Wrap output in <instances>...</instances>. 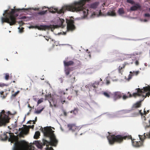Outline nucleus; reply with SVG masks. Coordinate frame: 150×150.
<instances>
[{"instance_id": "f257e3e1", "label": "nucleus", "mask_w": 150, "mask_h": 150, "mask_svg": "<svg viewBox=\"0 0 150 150\" xmlns=\"http://www.w3.org/2000/svg\"><path fill=\"white\" fill-rule=\"evenodd\" d=\"M90 0H81L79 1H76L70 5L64 6L60 9L53 8L52 7L50 8H49V11L53 13L57 12L59 14L64 13L65 11L67 10L73 12L79 11L83 9V6L86 2Z\"/></svg>"}, {"instance_id": "f03ea898", "label": "nucleus", "mask_w": 150, "mask_h": 150, "mask_svg": "<svg viewBox=\"0 0 150 150\" xmlns=\"http://www.w3.org/2000/svg\"><path fill=\"white\" fill-rule=\"evenodd\" d=\"M14 7V9H11V11H9L8 10H6L4 11L3 14L4 17L1 18V21L2 24L6 22L9 23L10 25H12L15 24L16 22V18L14 16V14L16 12L19 11L20 10L28 11V10H31V8H23L22 9H16Z\"/></svg>"}, {"instance_id": "7ed1b4c3", "label": "nucleus", "mask_w": 150, "mask_h": 150, "mask_svg": "<svg viewBox=\"0 0 150 150\" xmlns=\"http://www.w3.org/2000/svg\"><path fill=\"white\" fill-rule=\"evenodd\" d=\"M10 111L6 112L4 110L0 112V127L6 126L9 122L10 118L8 115H13Z\"/></svg>"}, {"instance_id": "20e7f679", "label": "nucleus", "mask_w": 150, "mask_h": 150, "mask_svg": "<svg viewBox=\"0 0 150 150\" xmlns=\"http://www.w3.org/2000/svg\"><path fill=\"white\" fill-rule=\"evenodd\" d=\"M62 96H60L59 98L57 99L56 102L54 101V100L53 99V98L51 94L48 93L47 94H46L45 95V99L46 100H48L49 101L50 100L52 101L53 102L54 106L56 107L59 105L60 103L63 104L65 102V98L64 97L63 98ZM49 102L50 103V102Z\"/></svg>"}, {"instance_id": "39448f33", "label": "nucleus", "mask_w": 150, "mask_h": 150, "mask_svg": "<svg viewBox=\"0 0 150 150\" xmlns=\"http://www.w3.org/2000/svg\"><path fill=\"white\" fill-rule=\"evenodd\" d=\"M1 137L2 140L8 139L9 142L13 143L16 142L17 140L16 137L14 135L13 133L6 132L1 135Z\"/></svg>"}, {"instance_id": "423d86ee", "label": "nucleus", "mask_w": 150, "mask_h": 150, "mask_svg": "<svg viewBox=\"0 0 150 150\" xmlns=\"http://www.w3.org/2000/svg\"><path fill=\"white\" fill-rule=\"evenodd\" d=\"M136 90H137V92L133 93L132 94H131L129 92H128V94H129V96H127L125 95H123L122 97L123 99L125 100L128 98H131L132 97L136 98L137 96H139L141 95L142 91L139 88H137Z\"/></svg>"}, {"instance_id": "0eeeda50", "label": "nucleus", "mask_w": 150, "mask_h": 150, "mask_svg": "<svg viewBox=\"0 0 150 150\" xmlns=\"http://www.w3.org/2000/svg\"><path fill=\"white\" fill-rule=\"evenodd\" d=\"M142 92L140 96H142L143 97L145 98L147 96L149 97L150 96V86L143 87V89H141Z\"/></svg>"}, {"instance_id": "6e6552de", "label": "nucleus", "mask_w": 150, "mask_h": 150, "mask_svg": "<svg viewBox=\"0 0 150 150\" xmlns=\"http://www.w3.org/2000/svg\"><path fill=\"white\" fill-rule=\"evenodd\" d=\"M134 61L132 59H130L129 61L125 62L122 64V66L121 67L120 66L118 67V71L119 73H121L122 74L123 71V69H124L126 65H129L132 64Z\"/></svg>"}, {"instance_id": "1a4fd4ad", "label": "nucleus", "mask_w": 150, "mask_h": 150, "mask_svg": "<svg viewBox=\"0 0 150 150\" xmlns=\"http://www.w3.org/2000/svg\"><path fill=\"white\" fill-rule=\"evenodd\" d=\"M67 23V29L68 30H72L75 29V27L74 25V22L73 20L69 21Z\"/></svg>"}, {"instance_id": "9d476101", "label": "nucleus", "mask_w": 150, "mask_h": 150, "mask_svg": "<svg viewBox=\"0 0 150 150\" xmlns=\"http://www.w3.org/2000/svg\"><path fill=\"white\" fill-rule=\"evenodd\" d=\"M123 93H121L119 91H117L114 92L113 94V98L114 101H115L117 99L121 98L122 97V95Z\"/></svg>"}, {"instance_id": "9b49d317", "label": "nucleus", "mask_w": 150, "mask_h": 150, "mask_svg": "<svg viewBox=\"0 0 150 150\" xmlns=\"http://www.w3.org/2000/svg\"><path fill=\"white\" fill-rule=\"evenodd\" d=\"M142 100H140L137 102L135 103H134L132 105V109L134 110L135 109L140 107L142 105L141 102Z\"/></svg>"}, {"instance_id": "f8f14e48", "label": "nucleus", "mask_w": 150, "mask_h": 150, "mask_svg": "<svg viewBox=\"0 0 150 150\" xmlns=\"http://www.w3.org/2000/svg\"><path fill=\"white\" fill-rule=\"evenodd\" d=\"M35 28H37L38 29L40 30H45L47 29H49L51 27L50 26L47 25H40V26H36L35 27Z\"/></svg>"}, {"instance_id": "ddd939ff", "label": "nucleus", "mask_w": 150, "mask_h": 150, "mask_svg": "<svg viewBox=\"0 0 150 150\" xmlns=\"http://www.w3.org/2000/svg\"><path fill=\"white\" fill-rule=\"evenodd\" d=\"M64 65L65 67H68L69 66H73L74 62L72 61H64Z\"/></svg>"}, {"instance_id": "4468645a", "label": "nucleus", "mask_w": 150, "mask_h": 150, "mask_svg": "<svg viewBox=\"0 0 150 150\" xmlns=\"http://www.w3.org/2000/svg\"><path fill=\"white\" fill-rule=\"evenodd\" d=\"M88 130V128H87V126L86 125H83L80 128L79 130V132H83L82 133H81L80 134V135H81L83 133L84 134L86 132H87Z\"/></svg>"}, {"instance_id": "2eb2a0df", "label": "nucleus", "mask_w": 150, "mask_h": 150, "mask_svg": "<svg viewBox=\"0 0 150 150\" xmlns=\"http://www.w3.org/2000/svg\"><path fill=\"white\" fill-rule=\"evenodd\" d=\"M72 67H65V71L66 75H69L70 71L72 70Z\"/></svg>"}, {"instance_id": "dca6fc26", "label": "nucleus", "mask_w": 150, "mask_h": 150, "mask_svg": "<svg viewBox=\"0 0 150 150\" xmlns=\"http://www.w3.org/2000/svg\"><path fill=\"white\" fill-rule=\"evenodd\" d=\"M68 127L69 130H71L73 131H75L77 127L73 124H69L68 125Z\"/></svg>"}, {"instance_id": "f3484780", "label": "nucleus", "mask_w": 150, "mask_h": 150, "mask_svg": "<svg viewBox=\"0 0 150 150\" xmlns=\"http://www.w3.org/2000/svg\"><path fill=\"white\" fill-rule=\"evenodd\" d=\"M141 6L138 4H136L135 6H132L130 8V10L132 11H134L137 10L138 8H140Z\"/></svg>"}, {"instance_id": "a211bd4d", "label": "nucleus", "mask_w": 150, "mask_h": 150, "mask_svg": "<svg viewBox=\"0 0 150 150\" xmlns=\"http://www.w3.org/2000/svg\"><path fill=\"white\" fill-rule=\"evenodd\" d=\"M99 84V82H95L94 83H91V84H90L91 86V88L92 87H93L94 88H96L98 87V86Z\"/></svg>"}, {"instance_id": "6ab92c4d", "label": "nucleus", "mask_w": 150, "mask_h": 150, "mask_svg": "<svg viewBox=\"0 0 150 150\" xmlns=\"http://www.w3.org/2000/svg\"><path fill=\"white\" fill-rule=\"evenodd\" d=\"M107 15L108 16H116V13L115 12V10L112 11H109L107 13Z\"/></svg>"}, {"instance_id": "aec40b11", "label": "nucleus", "mask_w": 150, "mask_h": 150, "mask_svg": "<svg viewBox=\"0 0 150 150\" xmlns=\"http://www.w3.org/2000/svg\"><path fill=\"white\" fill-rule=\"evenodd\" d=\"M40 135V132L39 131H36L35 133L34 136V138L35 139H38L39 138Z\"/></svg>"}, {"instance_id": "412c9836", "label": "nucleus", "mask_w": 150, "mask_h": 150, "mask_svg": "<svg viewBox=\"0 0 150 150\" xmlns=\"http://www.w3.org/2000/svg\"><path fill=\"white\" fill-rule=\"evenodd\" d=\"M118 12L119 14L120 15L124 14L125 13V11L123 8H119L118 11Z\"/></svg>"}, {"instance_id": "4be33fe9", "label": "nucleus", "mask_w": 150, "mask_h": 150, "mask_svg": "<svg viewBox=\"0 0 150 150\" xmlns=\"http://www.w3.org/2000/svg\"><path fill=\"white\" fill-rule=\"evenodd\" d=\"M70 77H71V78L70 79V81L71 83H74L76 81L75 80V77L74 75H71Z\"/></svg>"}, {"instance_id": "5701e85b", "label": "nucleus", "mask_w": 150, "mask_h": 150, "mask_svg": "<svg viewBox=\"0 0 150 150\" xmlns=\"http://www.w3.org/2000/svg\"><path fill=\"white\" fill-rule=\"evenodd\" d=\"M103 95L108 98H109L110 97L111 93H108L106 92H104L103 93Z\"/></svg>"}, {"instance_id": "b1692460", "label": "nucleus", "mask_w": 150, "mask_h": 150, "mask_svg": "<svg viewBox=\"0 0 150 150\" xmlns=\"http://www.w3.org/2000/svg\"><path fill=\"white\" fill-rule=\"evenodd\" d=\"M130 73L132 74H131V76H133L134 75H137L139 73V71H133V72L131 71L130 72Z\"/></svg>"}, {"instance_id": "393cba45", "label": "nucleus", "mask_w": 150, "mask_h": 150, "mask_svg": "<svg viewBox=\"0 0 150 150\" xmlns=\"http://www.w3.org/2000/svg\"><path fill=\"white\" fill-rule=\"evenodd\" d=\"M78 110L77 108H75L74 110L70 112L71 113H73L74 115H76L78 113Z\"/></svg>"}, {"instance_id": "a878e982", "label": "nucleus", "mask_w": 150, "mask_h": 150, "mask_svg": "<svg viewBox=\"0 0 150 150\" xmlns=\"http://www.w3.org/2000/svg\"><path fill=\"white\" fill-rule=\"evenodd\" d=\"M5 75L4 78L6 80H8L9 77V75L8 73H6L4 74Z\"/></svg>"}, {"instance_id": "bb28decb", "label": "nucleus", "mask_w": 150, "mask_h": 150, "mask_svg": "<svg viewBox=\"0 0 150 150\" xmlns=\"http://www.w3.org/2000/svg\"><path fill=\"white\" fill-rule=\"evenodd\" d=\"M47 12V10L45 11H42L41 12H39L38 13V14L40 15H43L45 14Z\"/></svg>"}, {"instance_id": "cd10ccee", "label": "nucleus", "mask_w": 150, "mask_h": 150, "mask_svg": "<svg viewBox=\"0 0 150 150\" xmlns=\"http://www.w3.org/2000/svg\"><path fill=\"white\" fill-rule=\"evenodd\" d=\"M60 93L62 95H67V93L65 92L64 90H62L60 91Z\"/></svg>"}, {"instance_id": "c85d7f7f", "label": "nucleus", "mask_w": 150, "mask_h": 150, "mask_svg": "<svg viewBox=\"0 0 150 150\" xmlns=\"http://www.w3.org/2000/svg\"><path fill=\"white\" fill-rule=\"evenodd\" d=\"M97 5L96 3L92 4L91 5V7L93 8H96L97 7Z\"/></svg>"}, {"instance_id": "c756f323", "label": "nucleus", "mask_w": 150, "mask_h": 150, "mask_svg": "<svg viewBox=\"0 0 150 150\" xmlns=\"http://www.w3.org/2000/svg\"><path fill=\"white\" fill-rule=\"evenodd\" d=\"M4 91H0V94L1 95V96L3 98H5L6 97V95L2 96V95H3L4 94Z\"/></svg>"}, {"instance_id": "7c9ffc66", "label": "nucleus", "mask_w": 150, "mask_h": 150, "mask_svg": "<svg viewBox=\"0 0 150 150\" xmlns=\"http://www.w3.org/2000/svg\"><path fill=\"white\" fill-rule=\"evenodd\" d=\"M43 109H44V108H43L42 109H41L39 110H37L35 111V113H36L37 114H40L42 111Z\"/></svg>"}, {"instance_id": "2f4dec72", "label": "nucleus", "mask_w": 150, "mask_h": 150, "mask_svg": "<svg viewBox=\"0 0 150 150\" xmlns=\"http://www.w3.org/2000/svg\"><path fill=\"white\" fill-rule=\"evenodd\" d=\"M19 91H18L17 92L15 93H14L12 94V96L13 97H15L19 93Z\"/></svg>"}, {"instance_id": "473e14b6", "label": "nucleus", "mask_w": 150, "mask_h": 150, "mask_svg": "<svg viewBox=\"0 0 150 150\" xmlns=\"http://www.w3.org/2000/svg\"><path fill=\"white\" fill-rule=\"evenodd\" d=\"M43 101V98H41L40 99H39L37 102L38 105H39V104L40 103L42 102Z\"/></svg>"}, {"instance_id": "72a5a7b5", "label": "nucleus", "mask_w": 150, "mask_h": 150, "mask_svg": "<svg viewBox=\"0 0 150 150\" xmlns=\"http://www.w3.org/2000/svg\"><path fill=\"white\" fill-rule=\"evenodd\" d=\"M18 29L19 30V31L20 33H22L23 32V30L24 29V28L23 27H21V28L20 27L18 28Z\"/></svg>"}, {"instance_id": "f704fd0d", "label": "nucleus", "mask_w": 150, "mask_h": 150, "mask_svg": "<svg viewBox=\"0 0 150 150\" xmlns=\"http://www.w3.org/2000/svg\"><path fill=\"white\" fill-rule=\"evenodd\" d=\"M7 85L4 83H0V86L1 87H4L5 86H7Z\"/></svg>"}, {"instance_id": "c9c22d12", "label": "nucleus", "mask_w": 150, "mask_h": 150, "mask_svg": "<svg viewBox=\"0 0 150 150\" xmlns=\"http://www.w3.org/2000/svg\"><path fill=\"white\" fill-rule=\"evenodd\" d=\"M33 122V123L34 124H35V121H34V120L32 121V120H30L28 122V123H29L30 124H31L32 122Z\"/></svg>"}, {"instance_id": "e433bc0d", "label": "nucleus", "mask_w": 150, "mask_h": 150, "mask_svg": "<svg viewBox=\"0 0 150 150\" xmlns=\"http://www.w3.org/2000/svg\"><path fill=\"white\" fill-rule=\"evenodd\" d=\"M127 2L129 3L133 4L134 3V1L132 0H127Z\"/></svg>"}, {"instance_id": "4c0bfd02", "label": "nucleus", "mask_w": 150, "mask_h": 150, "mask_svg": "<svg viewBox=\"0 0 150 150\" xmlns=\"http://www.w3.org/2000/svg\"><path fill=\"white\" fill-rule=\"evenodd\" d=\"M144 16L145 17H150V14L149 13H145L144 14Z\"/></svg>"}, {"instance_id": "58836bf2", "label": "nucleus", "mask_w": 150, "mask_h": 150, "mask_svg": "<svg viewBox=\"0 0 150 150\" xmlns=\"http://www.w3.org/2000/svg\"><path fill=\"white\" fill-rule=\"evenodd\" d=\"M85 87L86 88H88L89 89L91 88V85H90V84H88V85H86L85 86Z\"/></svg>"}, {"instance_id": "ea45409f", "label": "nucleus", "mask_w": 150, "mask_h": 150, "mask_svg": "<svg viewBox=\"0 0 150 150\" xmlns=\"http://www.w3.org/2000/svg\"><path fill=\"white\" fill-rule=\"evenodd\" d=\"M110 83V81L108 80H106V84L107 85H109Z\"/></svg>"}, {"instance_id": "a19ab883", "label": "nucleus", "mask_w": 150, "mask_h": 150, "mask_svg": "<svg viewBox=\"0 0 150 150\" xmlns=\"http://www.w3.org/2000/svg\"><path fill=\"white\" fill-rule=\"evenodd\" d=\"M88 49H87L86 50V52L88 53V54H89V57H90V58H91V54H90V52H88Z\"/></svg>"}, {"instance_id": "79ce46f5", "label": "nucleus", "mask_w": 150, "mask_h": 150, "mask_svg": "<svg viewBox=\"0 0 150 150\" xmlns=\"http://www.w3.org/2000/svg\"><path fill=\"white\" fill-rule=\"evenodd\" d=\"M34 125H29L28 126V127L30 128L33 129L34 127Z\"/></svg>"}, {"instance_id": "37998d69", "label": "nucleus", "mask_w": 150, "mask_h": 150, "mask_svg": "<svg viewBox=\"0 0 150 150\" xmlns=\"http://www.w3.org/2000/svg\"><path fill=\"white\" fill-rule=\"evenodd\" d=\"M135 64L137 66L139 64V62L138 60H136L135 61Z\"/></svg>"}, {"instance_id": "c03bdc74", "label": "nucleus", "mask_w": 150, "mask_h": 150, "mask_svg": "<svg viewBox=\"0 0 150 150\" xmlns=\"http://www.w3.org/2000/svg\"><path fill=\"white\" fill-rule=\"evenodd\" d=\"M60 20L61 22L62 25L63 24L64 21L63 19L61 20Z\"/></svg>"}, {"instance_id": "a18cd8bd", "label": "nucleus", "mask_w": 150, "mask_h": 150, "mask_svg": "<svg viewBox=\"0 0 150 150\" xmlns=\"http://www.w3.org/2000/svg\"><path fill=\"white\" fill-rule=\"evenodd\" d=\"M64 115L65 116H67V112L65 111H64Z\"/></svg>"}, {"instance_id": "49530a36", "label": "nucleus", "mask_w": 150, "mask_h": 150, "mask_svg": "<svg viewBox=\"0 0 150 150\" xmlns=\"http://www.w3.org/2000/svg\"><path fill=\"white\" fill-rule=\"evenodd\" d=\"M50 40H51V41H52L53 42H55V40L52 39L50 38Z\"/></svg>"}, {"instance_id": "de8ad7c7", "label": "nucleus", "mask_w": 150, "mask_h": 150, "mask_svg": "<svg viewBox=\"0 0 150 150\" xmlns=\"http://www.w3.org/2000/svg\"><path fill=\"white\" fill-rule=\"evenodd\" d=\"M141 111L142 110H140L139 111V113H140L142 115H143V114L141 112Z\"/></svg>"}, {"instance_id": "09e8293b", "label": "nucleus", "mask_w": 150, "mask_h": 150, "mask_svg": "<svg viewBox=\"0 0 150 150\" xmlns=\"http://www.w3.org/2000/svg\"><path fill=\"white\" fill-rule=\"evenodd\" d=\"M147 113L146 112V111H145V110H144V114L146 115Z\"/></svg>"}, {"instance_id": "8fccbe9b", "label": "nucleus", "mask_w": 150, "mask_h": 150, "mask_svg": "<svg viewBox=\"0 0 150 150\" xmlns=\"http://www.w3.org/2000/svg\"><path fill=\"white\" fill-rule=\"evenodd\" d=\"M28 107L29 108H32L30 106V105L29 104H28Z\"/></svg>"}, {"instance_id": "3c124183", "label": "nucleus", "mask_w": 150, "mask_h": 150, "mask_svg": "<svg viewBox=\"0 0 150 150\" xmlns=\"http://www.w3.org/2000/svg\"><path fill=\"white\" fill-rule=\"evenodd\" d=\"M37 121V117H36L35 118V120L34 121H35V122Z\"/></svg>"}, {"instance_id": "603ef678", "label": "nucleus", "mask_w": 150, "mask_h": 150, "mask_svg": "<svg viewBox=\"0 0 150 150\" xmlns=\"http://www.w3.org/2000/svg\"><path fill=\"white\" fill-rule=\"evenodd\" d=\"M33 9L35 11H36L38 10V9L37 8H35L34 9L33 8Z\"/></svg>"}, {"instance_id": "864d4df0", "label": "nucleus", "mask_w": 150, "mask_h": 150, "mask_svg": "<svg viewBox=\"0 0 150 150\" xmlns=\"http://www.w3.org/2000/svg\"><path fill=\"white\" fill-rule=\"evenodd\" d=\"M147 20L146 19H144V22H147Z\"/></svg>"}, {"instance_id": "5fc2aeb1", "label": "nucleus", "mask_w": 150, "mask_h": 150, "mask_svg": "<svg viewBox=\"0 0 150 150\" xmlns=\"http://www.w3.org/2000/svg\"><path fill=\"white\" fill-rule=\"evenodd\" d=\"M45 39H46V40L47 41H49V39H48V38H45Z\"/></svg>"}, {"instance_id": "6e6d98bb", "label": "nucleus", "mask_w": 150, "mask_h": 150, "mask_svg": "<svg viewBox=\"0 0 150 150\" xmlns=\"http://www.w3.org/2000/svg\"><path fill=\"white\" fill-rule=\"evenodd\" d=\"M35 142H36L37 143H39V142L38 141H35Z\"/></svg>"}, {"instance_id": "4d7b16f0", "label": "nucleus", "mask_w": 150, "mask_h": 150, "mask_svg": "<svg viewBox=\"0 0 150 150\" xmlns=\"http://www.w3.org/2000/svg\"><path fill=\"white\" fill-rule=\"evenodd\" d=\"M23 22L22 21H21V23H20V22L19 23H22Z\"/></svg>"}, {"instance_id": "13d9d810", "label": "nucleus", "mask_w": 150, "mask_h": 150, "mask_svg": "<svg viewBox=\"0 0 150 150\" xmlns=\"http://www.w3.org/2000/svg\"><path fill=\"white\" fill-rule=\"evenodd\" d=\"M147 112H149V110H147Z\"/></svg>"}, {"instance_id": "bf43d9fd", "label": "nucleus", "mask_w": 150, "mask_h": 150, "mask_svg": "<svg viewBox=\"0 0 150 150\" xmlns=\"http://www.w3.org/2000/svg\"><path fill=\"white\" fill-rule=\"evenodd\" d=\"M100 79V81H102V79L101 78Z\"/></svg>"}, {"instance_id": "052dcab7", "label": "nucleus", "mask_w": 150, "mask_h": 150, "mask_svg": "<svg viewBox=\"0 0 150 150\" xmlns=\"http://www.w3.org/2000/svg\"><path fill=\"white\" fill-rule=\"evenodd\" d=\"M129 79H131V77H129Z\"/></svg>"}, {"instance_id": "680f3d73", "label": "nucleus", "mask_w": 150, "mask_h": 150, "mask_svg": "<svg viewBox=\"0 0 150 150\" xmlns=\"http://www.w3.org/2000/svg\"><path fill=\"white\" fill-rule=\"evenodd\" d=\"M31 109L30 110V111H31Z\"/></svg>"}, {"instance_id": "e2e57ef3", "label": "nucleus", "mask_w": 150, "mask_h": 150, "mask_svg": "<svg viewBox=\"0 0 150 150\" xmlns=\"http://www.w3.org/2000/svg\"><path fill=\"white\" fill-rule=\"evenodd\" d=\"M66 91H67V89H66Z\"/></svg>"}, {"instance_id": "0e129e2a", "label": "nucleus", "mask_w": 150, "mask_h": 150, "mask_svg": "<svg viewBox=\"0 0 150 150\" xmlns=\"http://www.w3.org/2000/svg\"><path fill=\"white\" fill-rule=\"evenodd\" d=\"M13 82H15V81H13Z\"/></svg>"}, {"instance_id": "69168bd1", "label": "nucleus", "mask_w": 150, "mask_h": 150, "mask_svg": "<svg viewBox=\"0 0 150 150\" xmlns=\"http://www.w3.org/2000/svg\"><path fill=\"white\" fill-rule=\"evenodd\" d=\"M149 10L150 11V8H149Z\"/></svg>"}]
</instances>
